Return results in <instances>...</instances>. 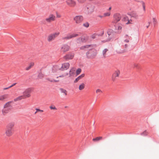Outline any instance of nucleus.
Masks as SVG:
<instances>
[{"label":"nucleus","mask_w":159,"mask_h":159,"mask_svg":"<svg viewBox=\"0 0 159 159\" xmlns=\"http://www.w3.org/2000/svg\"><path fill=\"white\" fill-rule=\"evenodd\" d=\"M60 70V66L58 65H55L48 70L47 74L48 75L52 76L58 75Z\"/></svg>","instance_id":"nucleus-1"},{"label":"nucleus","mask_w":159,"mask_h":159,"mask_svg":"<svg viewBox=\"0 0 159 159\" xmlns=\"http://www.w3.org/2000/svg\"><path fill=\"white\" fill-rule=\"evenodd\" d=\"M12 101H9L6 102L3 106L2 110V113L3 115H5L12 109Z\"/></svg>","instance_id":"nucleus-2"},{"label":"nucleus","mask_w":159,"mask_h":159,"mask_svg":"<svg viewBox=\"0 0 159 159\" xmlns=\"http://www.w3.org/2000/svg\"><path fill=\"white\" fill-rule=\"evenodd\" d=\"M97 51L95 49L89 50L86 53L87 57L90 58H93L97 55Z\"/></svg>","instance_id":"nucleus-3"},{"label":"nucleus","mask_w":159,"mask_h":159,"mask_svg":"<svg viewBox=\"0 0 159 159\" xmlns=\"http://www.w3.org/2000/svg\"><path fill=\"white\" fill-rule=\"evenodd\" d=\"M78 32L71 33L68 34L67 35L63 38V39L64 40H67L71 39L73 38L78 37L79 36Z\"/></svg>","instance_id":"nucleus-4"},{"label":"nucleus","mask_w":159,"mask_h":159,"mask_svg":"<svg viewBox=\"0 0 159 159\" xmlns=\"http://www.w3.org/2000/svg\"><path fill=\"white\" fill-rule=\"evenodd\" d=\"M84 19L83 16L81 15L76 16L73 18L74 21L77 24H80L83 21Z\"/></svg>","instance_id":"nucleus-5"},{"label":"nucleus","mask_w":159,"mask_h":159,"mask_svg":"<svg viewBox=\"0 0 159 159\" xmlns=\"http://www.w3.org/2000/svg\"><path fill=\"white\" fill-rule=\"evenodd\" d=\"M56 17L55 15L52 14H50L48 16L45 18V21L48 23H50L52 22L55 20Z\"/></svg>","instance_id":"nucleus-6"},{"label":"nucleus","mask_w":159,"mask_h":159,"mask_svg":"<svg viewBox=\"0 0 159 159\" xmlns=\"http://www.w3.org/2000/svg\"><path fill=\"white\" fill-rule=\"evenodd\" d=\"M60 33L59 32H57L50 34L48 37L47 40L48 41L50 42L53 40Z\"/></svg>","instance_id":"nucleus-7"},{"label":"nucleus","mask_w":159,"mask_h":159,"mask_svg":"<svg viewBox=\"0 0 159 159\" xmlns=\"http://www.w3.org/2000/svg\"><path fill=\"white\" fill-rule=\"evenodd\" d=\"M32 91L31 88H29L25 89L23 93V96L25 98H29L30 97V93Z\"/></svg>","instance_id":"nucleus-8"},{"label":"nucleus","mask_w":159,"mask_h":159,"mask_svg":"<svg viewBox=\"0 0 159 159\" xmlns=\"http://www.w3.org/2000/svg\"><path fill=\"white\" fill-rule=\"evenodd\" d=\"M121 16L119 13H115L113 15L114 20L113 22L116 23L119 21L121 19Z\"/></svg>","instance_id":"nucleus-9"},{"label":"nucleus","mask_w":159,"mask_h":159,"mask_svg":"<svg viewBox=\"0 0 159 159\" xmlns=\"http://www.w3.org/2000/svg\"><path fill=\"white\" fill-rule=\"evenodd\" d=\"M66 3L70 7H73L76 5V2L74 0H66Z\"/></svg>","instance_id":"nucleus-10"},{"label":"nucleus","mask_w":159,"mask_h":159,"mask_svg":"<svg viewBox=\"0 0 159 159\" xmlns=\"http://www.w3.org/2000/svg\"><path fill=\"white\" fill-rule=\"evenodd\" d=\"M70 64L68 62H66L62 65L61 67H60V70H63L68 69L70 67Z\"/></svg>","instance_id":"nucleus-11"},{"label":"nucleus","mask_w":159,"mask_h":159,"mask_svg":"<svg viewBox=\"0 0 159 159\" xmlns=\"http://www.w3.org/2000/svg\"><path fill=\"white\" fill-rule=\"evenodd\" d=\"M107 33L109 37V38L106 40V41H109L113 37L114 33L112 30H109L108 31Z\"/></svg>","instance_id":"nucleus-12"},{"label":"nucleus","mask_w":159,"mask_h":159,"mask_svg":"<svg viewBox=\"0 0 159 159\" xmlns=\"http://www.w3.org/2000/svg\"><path fill=\"white\" fill-rule=\"evenodd\" d=\"M70 48V46L66 44L63 45L61 48V50L63 52L69 51Z\"/></svg>","instance_id":"nucleus-13"},{"label":"nucleus","mask_w":159,"mask_h":159,"mask_svg":"<svg viewBox=\"0 0 159 159\" xmlns=\"http://www.w3.org/2000/svg\"><path fill=\"white\" fill-rule=\"evenodd\" d=\"M122 20L125 22L126 25L131 24V22L132 21L131 20H129L128 17L127 16L124 17L122 19Z\"/></svg>","instance_id":"nucleus-14"},{"label":"nucleus","mask_w":159,"mask_h":159,"mask_svg":"<svg viewBox=\"0 0 159 159\" xmlns=\"http://www.w3.org/2000/svg\"><path fill=\"white\" fill-rule=\"evenodd\" d=\"M13 129L6 128L5 131L6 135L8 137L11 136L13 134Z\"/></svg>","instance_id":"nucleus-15"},{"label":"nucleus","mask_w":159,"mask_h":159,"mask_svg":"<svg viewBox=\"0 0 159 159\" xmlns=\"http://www.w3.org/2000/svg\"><path fill=\"white\" fill-rule=\"evenodd\" d=\"M120 74V71L119 70H117L115 72L113 75L112 80L114 81L116 79V77H119Z\"/></svg>","instance_id":"nucleus-16"},{"label":"nucleus","mask_w":159,"mask_h":159,"mask_svg":"<svg viewBox=\"0 0 159 159\" xmlns=\"http://www.w3.org/2000/svg\"><path fill=\"white\" fill-rule=\"evenodd\" d=\"M75 69L74 68H71L69 71V75L70 77L74 76L75 74Z\"/></svg>","instance_id":"nucleus-17"},{"label":"nucleus","mask_w":159,"mask_h":159,"mask_svg":"<svg viewBox=\"0 0 159 159\" xmlns=\"http://www.w3.org/2000/svg\"><path fill=\"white\" fill-rule=\"evenodd\" d=\"M122 28V25L120 24L116 25L115 26V30H118V31L117 32L118 33H121Z\"/></svg>","instance_id":"nucleus-18"},{"label":"nucleus","mask_w":159,"mask_h":159,"mask_svg":"<svg viewBox=\"0 0 159 159\" xmlns=\"http://www.w3.org/2000/svg\"><path fill=\"white\" fill-rule=\"evenodd\" d=\"M74 57V55L72 54H69L65 56L64 58L66 60H69L72 59Z\"/></svg>","instance_id":"nucleus-19"},{"label":"nucleus","mask_w":159,"mask_h":159,"mask_svg":"<svg viewBox=\"0 0 159 159\" xmlns=\"http://www.w3.org/2000/svg\"><path fill=\"white\" fill-rule=\"evenodd\" d=\"M8 97L7 94H5L0 96V101H4Z\"/></svg>","instance_id":"nucleus-20"},{"label":"nucleus","mask_w":159,"mask_h":159,"mask_svg":"<svg viewBox=\"0 0 159 159\" xmlns=\"http://www.w3.org/2000/svg\"><path fill=\"white\" fill-rule=\"evenodd\" d=\"M91 47V45H90L83 46H81L80 48V49L81 50H86L89 49Z\"/></svg>","instance_id":"nucleus-21"},{"label":"nucleus","mask_w":159,"mask_h":159,"mask_svg":"<svg viewBox=\"0 0 159 159\" xmlns=\"http://www.w3.org/2000/svg\"><path fill=\"white\" fill-rule=\"evenodd\" d=\"M82 43H85L88 40V37L87 36H83L81 37Z\"/></svg>","instance_id":"nucleus-22"},{"label":"nucleus","mask_w":159,"mask_h":159,"mask_svg":"<svg viewBox=\"0 0 159 159\" xmlns=\"http://www.w3.org/2000/svg\"><path fill=\"white\" fill-rule=\"evenodd\" d=\"M15 124L13 122H11L8 124L7 126V128L13 129V128Z\"/></svg>","instance_id":"nucleus-23"},{"label":"nucleus","mask_w":159,"mask_h":159,"mask_svg":"<svg viewBox=\"0 0 159 159\" xmlns=\"http://www.w3.org/2000/svg\"><path fill=\"white\" fill-rule=\"evenodd\" d=\"M34 63L33 62H31L30 63L29 65L26 67L25 68V70H28L30 69L32 67L34 66Z\"/></svg>","instance_id":"nucleus-24"},{"label":"nucleus","mask_w":159,"mask_h":159,"mask_svg":"<svg viewBox=\"0 0 159 159\" xmlns=\"http://www.w3.org/2000/svg\"><path fill=\"white\" fill-rule=\"evenodd\" d=\"M102 139V137L100 136V137H97L95 138H93V141L94 142H98L100 140Z\"/></svg>","instance_id":"nucleus-25"},{"label":"nucleus","mask_w":159,"mask_h":159,"mask_svg":"<svg viewBox=\"0 0 159 159\" xmlns=\"http://www.w3.org/2000/svg\"><path fill=\"white\" fill-rule=\"evenodd\" d=\"M88 13L89 14L92 13L93 11L94 10L92 7H89L87 8Z\"/></svg>","instance_id":"nucleus-26"},{"label":"nucleus","mask_w":159,"mask_h":159,"mask_svg":"<svg viewBox=\"0 0 159 159\" xmlns=\"http://www.w3.org/2000/svg\"><path fill=\"white\" fill-rule=\"evenodd\" d=\"M24 98H24L23 95L21 96H19V97H17V98H15L14 99V100L15 101H18L20 100H21L22 99H24Z\"/></svg>","instance_id":"nucleus-27"},{"label":"nucleus","mask_w":159,"mask_h":159,"mask_svg":"<svg viewBox=\"0 0 159 159\" xmlns=\"http://www.w3.org/2000/svg\"><path fill=\"white\" fill-rule=\"evenodd\" d=\"M85 87V84L84 83H82L79 86V90H81L83 89Z\"/></svg>","instance_id":"nucleus-28"},{"label":"nucleus","mask_w":159,"mask_h":159,"mask_svg":"<svg viewBox=\"0 0 159 159\" xmlns=\"http://www.w3.org/2000/svg\"><path fill=\"white\" fill-rule=\"evenodd\" d=\"M131 16L136 19L138 18V16L136 13H133L131 15Z\"/></svg>","instance_id":"nucleus-29"},{"label":"nucleus","mask_w":159,"mask_h":159,"mask_svg":"<svg viewBox=\"0 0 159 159\" xmlns=\"http://www.w3.org/2000/svg\"><path fill=\"white\" fill-rule=\"evenodd\" d=\"M49 108L51 110H53L55 111L57 109L55 106L53 105H51L50 106Z\"/></svg>","instance_id":"nucleus-30"},{"label":"nucleus","mask_w":159,"mask_h":159,"mask_svg":"<svg viewBox=\"0 0 159 159\" xmlns=\"http://www.w3.org/2000/svg\"><path fill=\"white\" fill-rule=\"evenodd\" d=\"M76 42L77 43H82L81 37H80L76 39Z\"/></svg>","instance_id":"nucleus-31"},{"label":"nucleus","mask_w":159,"mask_h":159,"mask_svg":"<svg viewBox=\"0 0 159 159\" xmlns=\"http://www.w3.org/2000/svg\"><path fill=\"white\" fill-rule=\"evenodd\" d=\"M110 12H107L103 14V16L104 17L109 16L111 15Z\"/></svg>","instance_id":"nucleus-32"},{"label":"nucleus","mask_w":159,"mask_h":159,"mask_svg":"<svg viewBox=\"0 0 159 159\" xmlns=\"http://www.w3.org/2000/svg\"><path fill=\"white\" fill-rule=\"evenodd\" d=\"M81 70L80 68L78 69L76 71V75H79L81 73Z\"/></svg>","instance_id":"nucleus-33"},{"label":"nucleus","mask_w":159,"mask_h":159,"mask_svg":"<svg viewBox=\"0 0 159 159\" xmlns=\"http://www.w3.org/2000/svg\"><path fill=\"white\" fill-rule=\"evenodd\" d=\"M61 92L63 93L66 96L67 95V91L66 90L63 89H61Z\"/></svg>","instance_id":"nucleus-34"},{"label":"nucleus","mask_w":159,"mask_h":159,"mask_svg":"<svg viewBox=\"0 0 159 159\" xmlns=\"http://www.w3.org/2000/svg\"><path fill=\"white\" fill-rule=\"evenodd\" d=\"M83 25L85 27L88 28L89 26V24L88 22H86L83 24Z\"/></svg>","instance_id":"nucleus-35"},{"label":"nucleus","mask_w":159,"mask_h":159,"mask_svg":"<svg viewBox=\"0 0 159 159\" xmlns=\"http://www.w3.org/2000/svg\"><path fill=\"white\" fill-rule=\"evenodd\" d=\"M35 110H36V111L34 113L35 114H36L37 113V112H43V110H40V109H39L36 108V109H35Z\"/></svg>","instance_id":"nucleus-36"},{"label":"nucleus","mask_w":159,"mask_h":159,"mask_svg":"<svg viewBox=\"0 0 159 159\" xmlns=\"http://www.w3.org/2000/svg\"><path fill=\"white\" fill-rule=\"evenodd\" d=\"M108 51V50L107 49H105L103 51L102 53L104 57L105 56L106 53Z\"/></svg>","instance_id":"nucleus-37"},{"label":"nucleus","mask_w":159,"mask_h":159,"mask_svg":"<svg viewBox=\"0 0 159 159\" xmlns=\"http://www.w3.org/2000/svg\"><path fill=\"white\" fill-rule=\"evenodd\" d=\"M126 39L125 40V42L126 43H128L129 42V38L127 35H125Z\"/></svg>","instance_id":"nucleus-38"},{"label":"nucleus","mask_w":159,"mask_h":159,"mask_svg":"<svg viewBox=\"0 0 159 159\" xmlns=\"http://www.w3.org/2000/svg\"><path fill=\"white\" fill-rule=\"evenodd\" d=\"M97 35V34H92L91 36V38L93 39H94L96 38Z\"/></svg>","instance_id":"nucleus-39"},{"label":"nucleus","mask_w":159,"mask_h":159,"mask_svg":"<svg viewBox=\"0 0 159 159\" xmlns=\"http://www.w3.org/2000/svg\"><path fill=\"white\" fill-rule=\"evenodd\" d=\"M96 93L97 94L101 93H102V91L99 89H98L96 90Z\"/></svg>","instance_id":"nucleus-40"},{"label":"nucleus","mask_w":159,"mask_h":159,"mask_svg":"<svg viewBox=\"0 0 159 159\" xmlns=\"http://www.w3.org/2000/svg\"><path fill=\"white\" fill-rule=\"evenodd\" d=\"M85 76V74H81L80 76L78 77V78L80 79H82Z\"/></svg>","instance_id":"nucleus-41"},{"label":"nucleus","mask_w":159,"mask_h":159,"mask_svg":"<svg viewBox=\"0 0 159 159\" xmlns=\"http://www.w3.org/2000/svg\"><path fill=\"white\" fill-rule=\"evenodd\" d=\"M56 17L57 18H61V16L57 12H56Z\"/></svg>","instance_id":"nucleus-42"},{"label":"nucleus","mask_w":159,"mask_h":159,"mask_svg":"<svg viewBox=\"0 0 159 159\" xmlns=\"http://www.w3.org/2000/svg\"><path fill=\"white\" fill-rule=\"evenodd\" d=\"M68 73H67L66 74V75H68ZM65 76V75H59V76H57V78H58V77H61V78H62V77H64V76Z\"/></svg>","instance_id":"nucleus-43"},{"label":"nucleus","mask_w":159,"mask_h":159,"mask_svg":"<svg viewBox=\"0 0 159 159\" xmlns=\"http://www.w3.org/2000/svg\"><path fill=\"white\" fill-rule=\"evenodd\" d=\"M49 81L50 82H57L59 81V80H49Z\"/></svg>","instance_id":"nucleus-44"},{"label":"nucleus","mask_w":159,"mask_h":159,"mask_svg":"<svg viewBox=\"0 0 159 159\" xmlns=\"http://www.w3.org/2000/svg\"><path fill=\"white\" fill-rule=\"evenodd\" d=\"M80 79L78 78H77L75 80L74 82L75 83H77Z\"/></svg>","instance_id":"nucleus-45"},{"label":"nucleus","mask_w":159,"mask_h":159,"mask_svg":"<svg viewBox=\"0 0 159 159\" xmlns=\"http://www.w3.org/2000/svg\"><path fill=\"white\" fill-rule=\"evenodd\" d=\"M148 133L146 132V131H144L143 133L142 134L144 135L147 134Z\"/></svg>","instance_id":"nucleus-46"},{"label":"nucleus","mask_w":159,"mask_h":159,"mask_svg":"<svg viewBox=\"0 0 159 159\" xmlns=\"http://www.w3.org/2000/svg\"><path fill=\"white\" fill-rule=\"evenodd\" d=\"M39 78H41L43 77V74H39Z\"/></svg>","instance_id":"nucleus-47"},{"label":"nucleus","mask_w":159,"mask_h":159,"mask_svg":"<svg viewBox=\"0 0 159 159\" xmlns=\"http://www.w3.org/2000/svg\"><path fill=\"white\" fill-rule=\"evenodd\" d=\"M16 84V83H15L12 84V85H11V86H9L10 88H11L13 87V86L15 85Z\"/></svg>","instance_id":"nucleus-48"},{"label":"nucleus","mask_w":159,"mask_h":159,"mask_svg":"<svg viewBox=\"0 0 159 159\" xmlns=\"http://www.w3.org/2000/svg\"><path fill=\"white\" fill-rule=\"evenodd\" d=\"M98 17L101 18H102L103 17V16H101V15H98Z\"/></svg>","instance_id":"nucleus-49"},{"label":"nucleus","mask_w":159,"mask_h":159,"mask_svg":"<svg viewBox=\"0 0 159 159\" xmlns=\"http://www.w3.org/2000/svg\"><path fill=\"white\" fill-rule=\"evenodd\" d=\"M9 88H10V87H7V88H5L4 89V90H6V89H8Z\"/></svg>","instance_id":"nucleus-50"},{"label":"nucleus","mask_w":159,"mask_h":159,"mask_svg":"<svg viewBox=\"0 0 159 159\" xmlns=\"http://www.w3.org/2000/svg\"><path fill=\"white\" fill-rule=\"evenodd\" d=\"M125 48H127L128 47V45L127 44H125Z\"/></svg>","instance_id":"nucleus-51"},{"label":"nucleus","mask_w":159,"mask_h":159,"mask_svg":"<svg viewBox=\"0 0 159 159\" xmlns=\"http://www.w3.org/2000/svg\"><path fill=\"white\" fill-rule=\"evenodd\" d=\"M111 9V7H110L109 8V9H108V10L109 11H110Z\"/></svg>","instance_id":"nucleus-52"},{"label":"nucleus","mask_w":159,"mask_h":159,"mask_svg":"<svg viewBox=\"0 0 159 159\" xmlns=\"http://www.w3.org/2000/svg\"><path fill=\"white\" fill-rule=\"evenodd\" d=\"M153 20H154V21H155V19H153Z\"/></svg>","instance_id":"nucleus-53"},{"label":"nucleus","mask_w":159,"mask_h":159,"mask_svg":"<svg viewBox=\"0 0 159 159\" xmlns=\"http://www.w3.org/2000/svg\"><path fill=\"white\" fill-rule=\"evenodd\" d=\"M143 7L144 9L145 7H144V6H143Z\"/></svg>","instance_id":"nucleus-54"},{"label":"nucleus","mask_w":159,"mask_h":159,"mask_svg":"<svg viewBox=\"0 0 159 159\" xmlns=\"http://www.w3.org/2000/svg\"><path fill=\"white\" fill-rule=\"evenodd\" d=\"M147 28H148V26H147Z\"/></svg>","instance_id":"nucleus-55"},{"label":"nucleus","mask_w":159,"mask_h":159,"mask_svg":"<svg viewBox=\"0 0 159 159\" xmlns=\"http://www.w3.org/2000/svg\"><path fill=\"white\" fill-rule=\"evenodd\" d=\"M103 34V32H102V34Z\"/></svg>","instance_id":"nucleus-56"}]
</instances>
